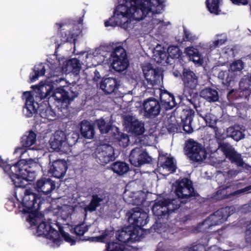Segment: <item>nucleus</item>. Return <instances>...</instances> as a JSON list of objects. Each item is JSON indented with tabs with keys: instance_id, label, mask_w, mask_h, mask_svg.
<instances>
[{
	"instance_id": "obj_54",
	"label": "nucleus",
	"mask_w": 251,
	"mask_h": 251,
	"mask_svg": "<svg viewBox=\"0 0 251 251\" xmlns=\"http://www.w3.org/2000/svg\"><path fill=\"white\" fill-rule=\"evenodd\" d=\"M226 41V39H221L216 40L210 45L209 49L211 50H214V49L219 48L222 45L224 44Z\"/></svg>"
},
{
	"instance_id": "obj_7",
	"label": "nucleus",
	"mask_w": 251,
	"mask_h": 251,
	"mask_svg": "<svg viewBox=\"0 0 251 251\" xmlns=\"http://www.w3.org/2000/svg\"><path fill=\"white\" fill-rule=\"evenodd\" d=\"M183 85V94L187 98L197 97V93H194L198 85L199 77L197 75L190 69L184 68L181 75Z\"/></svg>"
},
{
	"instance_id": "obj_37",
	"label": "nucleus",
	"mask_w": 251,
	"mask_h": 251,
	"mask_svg": "<svg viewBox=\"0 0 251 251\" xmlns=\"http://www.w3.org/2000/svg\"><path fill=\"white\" fill-rule=\"evenodd\" d=\"M102 201V198L99 197L98 195H93L90 203L84 207V211L85 212H93L97 210V207L100 206V202Z\"/></svg>"
},
{
	"instance_id": "obj_62",
	"label": "nucleus",
	"mask_w": 251,
	"mask_h": 251,
	"mask_svg": "<svg viewBox=\"0 0 251 251\" xmlns=\"http://www.w3.org/2000/svg\"><path fill=\"white\" fill-rule=\"evenodd\" d=\"M232 2L237 5H246L248 3V0H231Z\"/></svg>"
},
{
	"instance_id": "obj_33",
	"label": "nucleus",
	"mask_w": 251,
	"mask_h": 251,
	"mask_svg": "<svg viewBox=\"0 0 251 251\" xmlns=\"http://www.w3.org/2000/svg\"><path fill=\"white\" fill-rule=\"evenodd\" d=\"M111 170L117 175L122 176L129 171V166L124 161H116L113 163L110 167Z\"/></svg>"
},
{
	"instance_id": "obj_58",
	"label": "nucleus",
	"mask_w": 251,
	"mask_h": 251,
	"mask_svg": "<svg viewBox=\"0 0 251 251\" xmlns=\"http://www.w3.org/2000/svg\"><path fill=\"white\" fill-rule=\"evenodd\" d=\"M245 239L247 243L251 244V224L248 226L245 231Z\"/></svg>"
},
{
	"instance_id": "obj_15",
	"label": "nucleus",
	"mask_w": 251,
	"mask_h": 251,
	"mask_svg": "<svg viewBox=\"0 0 251 251\" xmlns=\"http://www.w3.org/2000/svg\"><path fill=\"white\" fill-rule=\"evenodd\" d=\"M129 160L132 165L140 167L143 164L150 163L152 158L146 151L140 148H135L131 150Z\"/></svg>"
},
{
	"instance_id": "obj_3",
	"label": "nucleus",
	"mask_w": 251,
	"mask_h": 251,
	"mask_svg": "<svg viewBox=\"0 0 251 251\" xmlns=\"http://www.w3.org/2000/svg\"><path fill=\"white\" fill-rule=\"evenodd\" d=\"M32 88L37 93L36 98L38 97L41 100L52 98L58 103L66 104V105L70 104L78 95L76 91H73L68 86L58 87L54 91H52V85L46 84L34 85Z\"/></svg>"
},
{
	"instance_id": "obj_46",
	"label": "nucleus",
	"mask_w": 251,
	"mask_h": 251,
	"mask_svg": "<svg viewBox=\"0 0 251 251\" xmlns=\"http://www.w3.org/2000/svg\"><path fill=\"white\" fill-rule=\"evenodd\" d=\"M167 52L169 57L173 59L178 58L182 53L179 47L176 46H171L169 47L167 49Z\"/></svg>"
},
{
	"instance_id": "obj_18",
	"label": "nucleus",
	"mask_w": 251,
	"mask_h": 251,
	"mask_svg": "<svg viewBox=\"0 0 251 251\" xmlns=\"http://www.w3.org/2000/svg\"><path fill=\"white\" fill-rule=\"evenodd\" d=\"M25 102L23 108V113L27 118H30L34 114L37 112L38 103L35 101L34 97L31 92H25L22 96Z\"/></svg>"
},
{
	"instance_id": "obj_10",
	"label": "nucleus",
	"mask_w": 251,
	"mask_h": 251,
	"mask_svg": "<svg viewBox=\"0 0 251 251\" xmlns=\"http://www.w3.org/2000/svg\"><path fill=\"white\" fill-rule=\"evenodd\" d=\"M235 212L234 206L222 207L211 214L204 221V224H208V228L212 226L219 225L225 222L227 218Z\"/></svg>"
},
{
	"instance_id": "obj_27",
	"label": "nucleus",
	"mask_w": 251,
	"mask_h": 251,
	"mask_svg": "<svg viewBox=\"0 0 251 251\" xmlns=\"http://www.w3.org/2000/svg\"><path fill=\"white\" fill-rule=\"evenodd\" d=\"M119 86L117 79L112 77L103 78L100 82V88L105 94H110L114 92Z\"/></svg>"
},
{
	"instance_id": "obj_43",
	"label": "nucleus",
	"mask_w": 251,
	"mask_h": 251,
	"mask_svg": "<svg viewBox=\"0 0 251 251\" xmlns=\"http://www.w3.org/2000/svg\"><path fill=\"white\" fill-rule=\"evenodd\" d=\"M219 75V77H221L223 83L226 86H230L231 82L234 81L235 78L234 74L229 71L221 72Z\"/></svg>"
},
{
	"instance_id": "obj_36",
	"label": "nucleus",
	"mask_w": 251,
	"mask_h": 251,
	"mask_svg": "<svg viewBox=\"0 0 251 251\" xmlns=\"http://www.w3.org/2000/svg\"><path fill=\"white\" fill-rule=\"evenodd\" d=\"M36 141V134L32 130L26 132L21 138V143L23 147H29Z\"/></svg>"
},
{
	"instance_id": "obj_2",
	"label": "nucleus",
	"mask_w": 251,
	"mask_h": 251,
	"mask_svg": "<svg viewBox=\"0 0 251 251\" xmlns=\"http://www.w3.org/2000/svg\"><path fill=\"white\" fill-rule=\"evenodd\" d=\"M0 167L3 168L13 185L17 188H25L27 181H33L40 165L32 159H20L14 164H8L0 156Z\"/></svg>"
},
{
	"instance_id": "obj_48",
	"label": "nucleus",
	"mask_w": 251,
	"mask_h": 251,
	"mask_svg": "<svg viewBox=\"0 0 251 251\" xmlns=\"http://www.w3.org/2000/svg\"><path fill=\"white\" fill-rule=\"evenodd\" d=\"M157 58V62L159 64H169V56L168 52L165 51L159 50L158 51L157 55H156Z\"/></svg>"
},
{
	"instance_id": "obj_51",
	"label": "nucleus",
	"mask_w": 251,
	"mask_h": 251,
	"mask_svg": "<svg viewBox=\"0 0 251 251\" xmlns=\"http://www.w3.org/2000/svg\"><path fill=\"white\" fill-rule=\"evenodd\" d=\"M59 232L64 240L71 244V245H75L76 240L72 237V236L67 232H66L63 229V227L59 226Z\"/></svg>"
},
{
	"instance_id": "obj_41",
	"label": "nucleus",
	"mask_w": 251,
	"mask_h": 251,
	"mask_svg": "<svg viewBox=\"0 0 251 251\" xmlns=\"http://www.w3.org/2000/svg\"><path fill=\"white\" fill-rule=\"evenodd\" d=\"M95 125L97 126L101 134H106L112 129V125L106 123L103 118H100L95 121Z\"/></svg>"
},
{
	"instance_id": "obj_20",
	"label": "nucleus",
	"mask_w": 251,
	"mask_h": 251,
	"mask_svg": "<svg viewBox=\"0 0 251 251\" xmlns=\"http://www.w3.org/2000/svg\"><path fill=\"white\" fill-rule=\"evenodd\" d=\"M34 188L38 192L48 195L55 189V183L50 178L42 177L36 182Z\"/></svg>"
},
{
	"instance_id": "obj_17",
	"label": "nucleus",
	"mask_w": 251,
	"mask_h": 251,
	"mask_svg": "<svg viewBox=\"0 0 251 251\" xmlns=\"http://www.w3.org/2000/svg\"><path fill=\"white\" fill-rule=\"evenodd\" d=\"M51 156L52 155H49L50 169L49 173L57 178L64 177L68 169L66 161L62 159L51 161Z\"/></svg>"
},
{
	"instance_id": "obj_13",
	"label": "nucleus",
	"mask_w": 251,
	"mask_h": 251,
	"mask_svg": "<svg viewBox=\"0 0 251 251\" xmlns=\"http://www.w3.org/2000/svg\"><path fill=\"white\" fill-rule=\"evenodd\" d=\"M144 115L148 118L157 117L161 111L160 101L154 97H150L144 100L141 105Z\"/></svg>"
},
{
	"instance_id": "obj_42",
	"label": "nucleus",
	"mask_w": 251,
	"mask_h": 251,
	"mask_svg": "<svg viewBox=\"0 0 251 251\" xmlns=\"http://www.w3.org/2000/svg\"><path fill=\"white\" fill-rule=\"evenodd\" d=\"M196 35H193L186 27H183V35L182 38L179 36L176 37V41L179 43L180 45L182 44L183 42H193L197 39Z\"/></svg>"
},
{
	"instance_id": "obj_9",
	"label": "nucleus",
	"mask_w": 251,
	"mask_h": 251,
	"mask_svg": "<svg viewBox=\"0 0 251 251\" xmlns=\"http://www.w3.org/2000/svg\"><path fill=\"white\" fill-rule=\"evenodd\" d=\"M184 150L186 154L193 161L200 162L207 157L206 151L202 145L192 139L186 142Z\"/></svg>"
},
{
	"instance_id": "obj_57",
	"label": "nucleus",
	"mask_w": 251,
	"mask_h": 251,
	"mask_svg": "<svg viewBox=\"0 0 251 251\" xmlns=\"http://www.w3.org/2000/svg\"><path fill=\"white\" fill-rule=\"evenodd\" d=\"M206 245L201 244L192 245L190 248L195 251H206Z\"/></svg>"
},
{
	"instance_id": "obj_44",
	"label": "nucleus",
	"mask_w": 251,
	"mask_h": 251,
	"mask_svg": "<svg viewBox=\"0 0 251 251\" xmlns=\"http://www.w3.org/2000/svg\"><path fill=\"white\" fill-rule=\"evenodd\" d=\"M111 57L112 59H117V57L120 58L127 57L126 50L122 45L116 46L111 52Z\"/></svg>"
},
{
	"instance_id": "obj_16",
	"label": "nucleus",
	"mask_w": 251,
	"mask_h": 251,
	"mask_svg": "<svg viewBox=\"0 0 251 251\" xmlns=\"http://www.w3.org/2000/svg\"><path fill=\"white\" fill-rule=\"evenodd\" d=\"M115 158L114 149L110 145L103 146L96 151V160L101 165L104 166Z\"/></svg>"
},
{
	"instance_id": "obj_55",
	"label": "nucleus",
	"mask_w": 251,
	"mask_h": 251,
	"mask_svg": "<svg viewBox=\"0 0 251 251\" xmlns=\"http://www.w3.org/2000/svg\"><path fill=\"white\" fill-rule=\"evenodd\" d=\"M73 230L76 235L82 236L87 231V229L82 225H77L73 228Z\"/></svg>"
},
{
	"instance_id": "obj_56",
	"label": "nucleus",
	"mask_w": 251,
	"mask_h": 251,
	"mask_svg": "<svg viewBox=\"0 0 251 251\" xmlns=\"http://www.w3.org/2000/svg\"><path fill=\"white\" fill-rule=\"evenodd\" d=\"M178 229L176 227H172L168 228L166 231H164L165 233H166L167 238L169 239H173V237L176 236V234H177Z\"/></svg>"
},
{
	"instance_id": "obj_31",
	"label": "nucleus",
	"mask_w": 251,
	"mask_h": 251,
	"mask_svg": "<svg viewBox=\"0 0 251 251\" xmlns=\"http://www.w3.org/2000/svg\"><path fill=\"white\" fill-rule=\"evenodd\" d=\"M200 95L201 97L210 102H216L219 100L218 91L211 87H205L202 89L200 93Z\"/></svg>"
},
{
	"instance_id": "obj_5",
	"label": "nucleus",
	"mask_w": 251,
	"mask_h": 251,
	"mask_svg": "<svg viewBox=\"0 0 251 251\" xmlns=\"http://www.w3.org/2000/svg\"><path fill=\"white\" fill-rule=\"evenodd\" d=\"M83 16L79 17L78 20L70 19L63 23H56L59 26L61 41L58 46L67 42L75 43L77 37L82 33Z\"/></svg>"
},
{
	"instance_id": "obj_21",
	"label": "nucleus",
	"mask_w": 251,
	"mask_h": 251,
	"mask_svg": "<svg viewBox=\"0 0 251 251\" xmlns=\"http://www.w3.org/2000/svg\"><path fill=\"white\" fill-rule=\"evenodd\" d=\"M147 71L143 70L144 76L147 82L148 88H151L155 85H158L160 83V79L162 78L159 71L153 68L151 65Z\"/></svg>"
},
{
	"instance_id": "obj_40",
	"label": "nucleus",
	"mask_w": 251,
	"mask_h": 251,
	"mask_svg": "<svg viewBox=\"0 0 251 251\" xmlns=\"http://www.w3.org/2000/svg\"><path fill=\"white\" fill-rule=\"evenodd\" d=\"M220 0H206L205 4L209 12L215 15H219Z\"/></svg>"
},
{
	"instance_id": "obj_24",
	"label": "nucleus",
	"mask_w": 251,
	"mask_h": 251,
	"mask_svg": "<svg viewBox=\"0 0 251 251\" xmlns=\"http://www.w3.org/2000/svg\"><path fill=\"white\" fill-rule=\"evenodd\" d=\"M124 2L129 7H132V10L137 11V13L141 15L143 14V18L151 12V9L146 6V3L143 2V0H124Z\"/></svg>"
},
{
	"instance_id": "obj_26",
	"label": "nucleus",
	"mask_w": 251,
	"mask_h": 251,
	"mask_svg": "<svg viewBox=\"0 0 251 251\" xmlns=\"http://www.w3.org/2000/svg\"><path fill=\"white\" fill-rule=\"evenodd\" d=\"M116 9L119 10V13L126 16L130 21L132 19L140 21L144 19L143 14L141 15L139 13H137V11L132 10V7H129L125 3L119 5Z\"/></svg>"
},
{
	"instance_id": "obj_35",
	"label": "nucleus",
	"mask_w": 251,
	"mask_h": 251,
	"mask_svg": "<svg viewBox=\"0 0 251 251\" xmlns=\"http://www.w3.org/2000/svg\"><path fill=\"white\" fill-rule=\"evenodd\" d=\"M226 136L231 137L236 141H239L245 137L239 126H230L227 128Z\"/></svg>"
},
{
	"instance_id": "obj_28",
	"label": "nucleus",
	"mask_w": 251,
	"mask_h": 251,
	"mask_svg": "<svg viewBox=\"0 0 251 251\" xmlns=\"http://www.w3.org/2000/svg\"><path fill=\"white\" fill-rule=\"evenodd\" d=\"M159 98L166 110L172 109L177 105L174 95L166 90L161 91Z\"/></svg>"
},
{
	"instance_id": "obj_64",
	"label": "nucleus",
	"mask_w": 251,
	"mask_h": 251,
	"mask_svg": "<svg viewBox=\"0 0 251 251\" xmlns=\"http://www.w3.org/2000/svg\"><path fill=\"white\" fill-rule=\"evenodd\" d=\"M243 209L245 210V212H251V201L249 204L244 205Z\"/></svg>"
},
{
	"instance_id": "obj_34",
	"label": "nucleus",
	"mask_w": 251,
	"mask_h": 251,
	"mask_svg": "<svg viewBox=\"0 0 251 251\" xmlns=\"http://www.w3.org/2000/svg\"><path fill=\"white\" fill-rule=\"evenodd\" d=\"M129 65V61L127 57L122 58H117V59H113L111 66L113 69L118 72H121L128 67Z\"/></svg>"
},
{
	"instance_id": "obj_32",
	"label": "nucleus",
	"mask_w": 251,
	"mask_h": 251,
	"mask_svg": "<svg viewBox=\"0 0 251 251\" xmlns=\"http://www.w3.org/2000/svg\"><path fill=\"white\" fill-rule=\"evenodd\" d=\"M66 139V136L64 132L61 130L56 131L54 134L53 140L50 143L51 148L54 150H60Z\"/></svg>"
},
{
	"instance_id": "obj_39",
	"label": "nucleus",
	"mask_w": 251,
	"mask_h": 251,
	"mask_svg": "<svg viewBox=\"0 0 251 251\" xmlns=\"http://www.w3.org/2000/svg\"><path fill=\"white\" fill-rule=\"evenodd\" d=\"M66 66L71 72L75 75L79 74L81 68L80 60L76 58H72L68 60Z\"/></svg>"
},
{
	"instance_id": "obj_1",
	"label": "nucleus",
	"mask_w": 251,
	"mask_h": 251,
	"mask_svg": "<svg viewBox=\"0 0 251 251\" xmlns=\"http://www.w3.org/2000/svg\"><path fill=\"white\" fill-rule=\"evenodd\" d=\"M176 199H163L155 202L152 211L156 222L150 230L161 232L162 223H165L169 215L176 210L182 208H190L191 203L199 201L200 195L195 191L192 181L187 177L180 178L173 184Z\"/></svg>"
},
{
	"instance_id": "obj_22",
	"label": "nucleus",
	"mask_w": 251,
	"mask_h": 251,
	"mask_svg": "<svg viewBox=\"0 0 251 251\" xmlns=\"http://www.w3.org/2000/svg\"><path fill=\"white\" fill-rule=\"evenodd\" d=\"M130 21L129 19L123 16L122 14L119 13V10L115 9L114 15L110 17L109 20L105 21L104 25L106 27L120 26L125 27L127 26Z\"/></svg>"
},
{
	"instance_id": "obj_45",
	"label": "nucleus",
	"mask_w": 251,
	"mask_h": 251,
	"mask_svg": "<svg viewBox=\"0 0 251 251\" xmlns=\"http://www.w3.org/2000/svg\"><path fill=\"white\" fill-rule=\"evenodd\" d=\"M40 115L43 118L53 120L55 117L56 114L50 107H47L40 110Z\"/></svg>"
},
{
	"instance_id": "obj_25",
	"label": "nucleus",
	"mask_w": 251,
	"mask_h": 251,
	"mask_svg": "<svg viewBox=\"0 0 251 251\" xmlns=\"http://www.w3.org/2000/svg\"><path fill=\"white\" fill-rule=\"evenodd\" d=\"M195 111L192 109L183 110V115L181 116V122L183 130L187 133H191L193 131V128L191 126V123L193 120Z\"/></svg>"
},
{
	"instance_id": "obj_61",
	"label": "nucleus",
	"mask_w": 251,
	"mask_h": 251,
	"mask_svg": "<svg viewBox=\"0 0 251 251\" xmlns=\"http://www.w3.org/2000/svg\"><path fill=\"white\" fill-rule=\"evenodd\" d=\"M196 51H197V49L192 47H189L185 48V52L190 57L192 56Z\"/></svg>"
},
{
	"instance_id": "obj_14",
	"label": "nucleus",
	"mask_w": 251,
	"mask_h": 251,
	"mask_svg": "<svg viewBox=\"0 0 251 251\" xmlns=\"http://www.w3.org/2000/svg\"><path fill=\"white\" fill-rule=\"evenodd\" d=\"M36 233L38 236L45 237L57 245L62 242L59 231L52 227L50 223L42 221L37 226Z\"/></svg>"
},
{
	"instance_id": "obj_63",
	"label": "nucleus",
	"mask_w": 251,
	"mask_h": 251,
	"mask_svg": "<svg viewBox=\"0 0 251 251\" xmlns=\"http://www.w3.org/2000/svg\"><path fill=\"white\" fill-rule=\"evenodd\" d=\"M156 251H173L172 249H165L163 247V243H159L157 245Z\"/></svg>"
},
{
	"instance_id": "obj_47",
	"label": "nucleus",
	"mask_w": 251,
	"mask_h": 251,
	"mask_svg": "<svg viewBox=\"0 0 251 251\" xmlns=\"http://www.w3.org/2000/svg\"><path fill=\"white\" fill-rule=\"evenodd\" d=\"M187 100L194 106V107L196 109L198 115L203 119L206 115H207L209 112L208 110L205 109H202L200 107H198L196 103V98H187Z\"/></svg>"
},
{
	"instance_id": "obj_53",
	"label": "nucleus",
	"mask_w": 251,
	"mask_h": 251,
	"mask_svg": "<svg viewBox=\"0 0 251 251\" xmlns=\"http://www.w3.org/2000/svg\"><path fill=\"white\" fill-rule=\"evenodd\" d=\"M243 67L244 63L241 59L234 61L230 65V69L233 73L242 70Z\"/></svg>"
},
{
	"instance_id": "obj_30",
	"label": "nucleus",
	"mask_w": 251,
	"mask_h": 251,
	"mask_svg": "<svg viewBox=\"0 0 251 251\" xmlns=\"http://www.w3.org/2000/svg\"><path fill=\"white\" fill-rule=\"evenodd\" d=\"M80 132L81 136L86 139H92L95 135L94 126L86 120L80 123Z\"/></svg>"
},
{
	"instance_id": "obj_50",
	"label": "nucleus",
	"mask_w": 251,
	"mask_h": 251,
	"mask_svg": "<svg viewBox=\"0 0 251 251\" xmlns=\"http://www.w3.org/2000/svg\"><path fill=\"white\" fill-rule=\"evenodd\" d=\"M214 116L211 113L209 112L207 115H206V116H205L203 119L205 122L206 126L213 128L216 132L218 128L215 126L216 121L214 119Z\"/></svg>"
},
{
	"instance_id": "obj_59",
	"label": "nucleus",
	"mask_w": 251,
	"mask_h": 251,
	"mask_svg": "<svg viewBox=\"0 0 251 251\" xmlns=\"http://www.w3.org/2000/svg\"><path fill=\"white\" fill-rule=\"evenodd\" d=\"M190 58H191L194 62L200 63L202 61L201 55L198 50L197 51H196V52H195V53Z\"/></svg>"
},
{
	"instance_id": "obj_6",
	"label": "nucleus",
	"mask_w": 251,
	"mask_h": 251,
	"mask_svg": "<svg viewBox=\"0 0 251 251\" xmlns=\"http://www.w3.org/2000/svg\"><path fill=\"white\" fill-rule=\"evenodd\" d=\"M215 135L218 145V149L223 153L226 158L228 159L231 163L234 164L238 167H243L245 163L241 155L235 151L230 144L225 142V138L222 137V135H218L217 133H215Z\"/></svg>"
},
{
	"instance_id": "obj_29",
	"label": "nucleus",
	"mask_w": 251,
	"mask_h": 251,
	"mask_svg": "<svg viewBox=\"0 0 251 251\" xmlns=\"http://www.w3.org/2000/svg\"><path fill=\"white\" fill-rule=\"evenodd\" d=\"M157 166L162 167L163 169H166L170 173H174L176 172V167L174 164L173 158L167 157L166 155L159 154Z\"/></svg>"
},
{
	"instance_id": "obj_4",
	"label": "nucleus",
	"mask_w": 251,
	"mask_h": 251,
	"mask_svg": "<svg viewBox=\"0 0 251 251\" xmlns=\"http://www.w3.org/2000/svg\"><path fill=\"white\" fill-rule=\"evenodd\" d=\"M15 194L17 202L15 203L11 201H9V202L12 203L14 207H16L17 204L20 212L24 214H29L28 219L30 222H32L34 225H35L34 221H36L38 212L45 200L41 196L32 192L30 189L25 190L24 196L22 198V201L18 199L16 192Z\"/></svg>"
},
{
	"instance_id": "obj_49",
	"label": "nucleus",
	"mask_w": 251,
	"mask_h": 251,
	"mask_svg": "<svg viewBox=\"0 0 251 251\" xmlns=\"http://www.w3.org/2000/svg\"><path fill=\"white\" fill-rule=\"evenodd\" d=\"M116 138L121 146L126 148L128 145L129 139L127 134L119 132Z\"/></svg>"
},
{
	"instance_id": "obj_60",
	"label": "nucleus",
	"mask_w": 251,
	"mask_h": 251,
	"mask_svg": "<svg viewBox=\"0 0 251 251\" xmlns=\"http://www.w3.org/2000/svg\"><path fill=\"white\" fill-rule=\"evenodd\" d=\"M167 129L170 133L177 132L178 130L177 126L176 124L172 123H169L167 126Z\"/></svg>"
},
{
	"instance_id": "obj_12",
	"label": "nucleus",
	"mask_w": 251,
	"mask_h": 251,
	"mask_svg": "<svg viewBox=\"0 0 251 251\" xmlns=\"http://www.w3.org/2000/svg\"><path fill=\"white\" fill-rule=\"evenodd\" d=\"M114 234L113 228H106L100 235L96 237V241L106 243V249L108 251H124L125 248L124 245L110 241L112 238L114 239Z\"/></svg>"
},
{
	"instance_id": "obj_52",
	"label": "nucleus",
	"mask_w": 251,
	"mask_h": 251,
	"mask_svg": "<svg viewBox=\"0 0 251 251\" xmlns=\"http://www.w3.org/2000/svg\"><path fill=\"white\" fill-rule=\"evenodd\" d=\"M143 2L146 3V6L149 7L151 11L153 8L162 6L164 0H143Z\"/></svg>"
},
{
	"instance_id": "obj_8",
	"label": "nucleus",
	"mask_w": 251,
	"mask_h": 251,
	"mask_svg": "<svg viewBox=\"0 0 251 251\" xmlns=\"http://www.w3.org/2000/svg\"><path fill=\"white\" fill-rule=\"evenodd\" d=\"M236 185L233 183L220 187L219 189L214 195L213 198L217 201H220L233 199L242 194L251 193V184L240 189L236 190Z\"/></svg>"
},
{
	"instance_id": "obj_19",
	"label": "nucleus",
	"mask_w": 251,
	"mask_h": 251,
	"mask_svg": "<svg viewBox=\"0 0 251 251\" xmlns=\"http://www.w3.org/2000/svg\"><path fill=\"white\" fill-rule=\"evenodd\" d=\"M124 124L129 132L135 136L142 135L145 131L144 124L133 116L127 115L124 118Z\"/></svg>"
},
{
	"instance_id": "obj_38",
	"label": "nucleus",
	"mask_w": 251,
	"mask_h": 251,
	"mask_svg": "<svg viewBox=\"0 0 251 251\" xmlns=\"http://www.w3.org/2000/svg\"><path fill=\"white\" fill-rule=\"evenodd\" d=\"M45 72V65L43 63L35 65L33 69L32 72L29 75L30 81L32 82H34L39 77L44 75Z\"/></svg>"
},
{
	"instance_id": "obj_11",
	"label": "nucleus",
	"mask_w": 251,
	"mask_h": 251,
	"mask_svg": "<svg viewBox=\"0 0 251 251\" xmlns=\"http://www.w3.org/2000/svg\"><path fill=\"white\" fill-rule=\"evenodd\" d=\"M141 209L136 207L132 209V213L128 219V226H130L133 231L138 234L142 227L148 222V215L146 212H141Z\"/></svg>"
},
{
	"instance_id": "obj_23",
	"label": "nucleus",
	"mask_w": 251,
	"mask_h": 251,
	"mask_svg": "<svg viewBox=\"0 0 251 251\" xmlns=\"http://www.w3.org/2000/svg\"><path fill=\"white\" fill-rule=\"evenodd\" d=\"M116 239L123 243L132 242L133 237L135 236V238L138 237L139 234L133 231L130 226L124 227L121 230L117 231L115 233Z\"/></svg>"
}]
</instances>
